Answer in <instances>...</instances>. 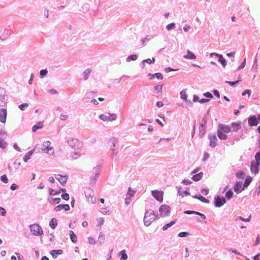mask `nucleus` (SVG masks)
I'll list each match as a JSON object with an SVG mask.
<instances>
[{
	"label": "nucleus",
	"instance_id": "obj_9",
	"mask_svg": "<svg viewBox=\"0 0 260 260\" xmlns=\"http://www.w3.org/2000/svg\"><path fill=\"white\" fill-rule=\"evenodd\" d=\"M49 141L45 142L42 146L41 149L43 152L52 154L53 153V147L50 146Z\"/></svg>",
	"mask_w": 260,
	"mask_h": 260
},
{
	"label": "nucleus",
	"instance_id": "obj_42",
	"mask_svg": "<svg viewBox=\"0 0 260 260\" xmlns=\"http://www.w3.org/2000/svg\"><path fill=\"white\" fill-rule=\"evenodd\" d=\"M205 131V126L202 125L200 128V134L201 137H203V136L204 135Z\"/></svg>",
	"mask_w": 260,
	"mask_h": 260
},
{
	"label": "nucleus",
	"instance_id": "obj_55",
	"mask_svg": "<svg viewBox=\"0 0 260 260\" xmlns=\"http://www.w3.org/2000/svg\"><path fill=\"white\" fill-rule=\"evenodd\" d=\"M80 155L78 154L77 152H74L72 156V157L73 159H77Z\"/></svg>",
	"mask_w": 260,
	"mask_h": 260
},
{
	"label": "nucleus",
	"instance_id": "obj_6",
	"mask_svg": "<svg viewBox=\"0 0 260 260\" xmlns=\"http://www.w3.org/2000/svg\"><path fill=\"white\" fill-rule=\"evenodd\" d=\"M31 232L35 236H41L43 234V231L41 227L38 224H33L30 226Z\"/></svg>",
	"mask_w": 260,
	"mask_h": 260
},
{
	"label": "nucleus",
	"instance_id": "obj_46",
	"mask_svg": "<svg viewBox=\"0 0 260 260\" xmlns=\"http://www.w3.org/2000/svg\"><path fill=\"white\" fill-rule=\"evenodd\" d=\"M250 218H251V216L250 215H249V217L247 218H246V219H245V218H243V217H242L241 216H239V217H238L237 218V220L240 219V220H242L243 221H249L250 220Z\"/></svg>",
	"mask_w": 260,
	"mask_h": 260
},
{
	"label": "nucleus",
	"instance_id": "obj_52",
	"mask_svg": "<svg viewBox=\"0 0 260 260\" xmlns=\"http://www.w3.org/2000/svg\"><path fill=\"white\" fill-rule=\"evenodd\" d=\"M204 95L208 98L212 99L213 98V95L209 92H207L204 94Z\"/></svg>",
	"mask_w": 260,
	"mask_h": 260
},
{
	"label": "nucleus",
	"instance_id": "obj_48",
	"mask_svg": "<svg viewBox=\"0 0 260 260\" xmlns=\"http://www.w3.org/2000/svg\"><path fill=\"white\" fill-rule=\"evenodd\" d=\"M109 143H111L112 145L115 147L117 143V141L115 138H112L110 139Z\"/></svg>",
	"mask_w": 260,
	"mask_h": 260
},
{
	"label": "nucleus",
	"instance_id": "obj_54",
	"mask_svg": "<svg viewBox=\"0 0 260 260\" xmlns=\"http://www.w3.org/2000/svg\"><path fill=\"white\" fill-rule=\"evenodd\" d=\"M6 214V211L5 209L3 207H0V215L2 216H5Z\"/></svg>",
	"mask_w": 260,
	"mask_h": 260
},
{
	"label": "nucleus",
	"instance_id": "obj_3",
	"mask_svg": "<svg viewBox=\"0 0 260 260\" xmlns=\"http://www.w3.org/2000/svg\"><path fill=\"white\" fill-rule=\"evenodd\" d=\"M89 183L91 185H94L96 182L98 176L100 174L99 169L98 168H94L89 171Z\"/></svg>",
	"mask_w": 260,
	"mask_h": 260
},
{
	"label": "nucleus",
	"instance_id": "obj_45",
	"mask_svg": "<svg viewBox=\"0 0 260 260\" xmlns=\"http://www.w3.org/2000/svg\"><path fill=\"white\" fill-rule=\"evenodd\" d=\"M28 106V104L27 103H23L19 106V108L21 110H24L25 109V107H27Z\"/></svg>",
	"mask_w": 260,
	"mask_h": 260
},
{
	"label": "nucleus",
	"instance_id": "obj_26",
	"mask_svg": "<svg viewBox=\"0 0 260 260\" xmlns=\"http://www.w3.org/2000/svg\"><path fill=\"white\" fill-rule=\"evenodd\" d=\"M193 198L199 199L200 201L203 203H209V201L208 199H206L204 197L201 196V195H196L193 197Z\"/></svg>",
	"mask_w": 260,
	"mask_h": 260
},
{
	"label": "nucleus",
	"instance_id": "obj_2",
	"mask_svg": "<svg viewBox=\"0 0 260 260\" xmlns=\"http://www.w3.org/2000/svg\"><path fill=\"white\" fill-rule=\"evenodd\" d=\"M155 215L153 211L148 210L144 217V223L146 226H149L155 220Z\"/></svg>",
	"mask_w": 260,
	"mask_h": 260
},
{
	"label": "nucleus",
	"instance_id": "obj_41",
	"mask_svg": "<svg viewBox=\"0 0 260 260\" xmlns=\"http://www.w3.org/2000/svg\"><path fill=\"white\" fill-rule=\"evenodd\" d=\"M233 196V192L231 189H230L225 194V197L228 199H230Z\"/></svg>",
	"mask_w": 260,
	"mask_h": 260
},
{
	"label": "nucleus",
	"instance_id": "obj_58",
	"mask_svg": "<svg viewBox=\"0 0 260 260\" xmlns=\"http://www.w3.org/2000/svg\"><path fill=\"white\" fill-rule=\"evenodd\" d=\"M154 89L156 91L160 92L162 90V85H157L154 87Z\"/></svg>",
	"mask_w": 260,
	"mask_h": 260
},
{
	"label": "nucleus",
	"instance_id": "obj_34",
	"mask_svg": "<svg viewBox=\"0 0 260 260\" xmlns=\"http://www.w3.org/2000/svg\"><path fill=\"white\" fill-rule=\"evenodd\" d=\"M178 192L179 196H181L182 197H183L184 196H187L190 194V193L187 190L181 191V188H178Z\"/></svg>",
	"mask_w": 260,
	"mask_h": 260
},
{
	"label": "nucleus",
	"instance_id": "obj_51",
	"mask_svg": "<svg viewBox=\"0 0 260 260\" xmlns=\"http://www.w3.org/2000/svg\"><path fill=\"white\" fill-rule=\"evenodd\" d=\"M175 26V23H170V24H168L167 26V29L168 30H170V29L174 28Z\"/></svg>",
	"mask_w": 260,
	"mask_h": 260
},
{
	"label": "nucleus",
	"instance_id": "obj_16",
	"mask_svg": "<svg viewBox=\"0 0 260 260\" xmlns=\"http://www.w3.org/2000/svg\"><path fill=\"white\" fill-rule=\"evenodd\" d=\"M254 160L252 161L250 166V169L252 172H253L255 174L258 173L259 171L258 166Z\"/></svg>",
	"mask_w": 260,
	"mask_h": 260
},
{
	"label": "nucleus",
	"instance_id": "obj_36",
	"mask_svg": "<svg viewBox=\"0 0 260 260\" xmlns=\"http://www.w3.org/2000/svg\"><path fill=\"white\" fill-rule=\"evenodd\" d=\"M180 95H181V98L182 100H184L185 101H187V98L188 95L185 90H182L180 92Z\"/></svg>",
	"mask_w": 260,
	"mask_h": 260
},
{
	"label": "nucleus",
	"instance_id": "obj_17",
	"mask_svg": "<svg viewBox=\"0 0 260 260\" xmlns=\"http://www.w3.org/2000/svg\"><path fill=\"white\" fill-rule=\"evenodd\" d=\"M70 206L68 204H63V205H59L57 206L54 210L55 211H59L62 209L64 210V211H67L70 210Z\"/></svg>",
	"mask_w": 260,
	"mask_h": 260
},
{
	"label": "nucleus",
	"instance_id": "obj_7",
	"mask_svg": "<svg viewBox=\"0 0 260 260\" xmlns=\"http://www.w3.org/2000/svg\"><path fill=\"white\" fill-rule=\"evenodd\" d=\"M117 116L115 114L107 113V114H102L100 116V118L103 121H112L116 119Z\"/></svg>",
	"mask_w": 260,
	"mask_h": 260
},
{
	"label": "nucleus",
	"instance_id": "obj_30",
	"mask_svg": "<svg viewBox=\"0 0 260 260\" xmlns=\"http://www.w3.org/2000/svg\"><path fill=\"white\" fill-rule=\"evenodd\" d=\"M57 220L54 218H52L49 223L50 226L53 229H54L56 227V226L57 225Z\"/></svg>",
	"mask_w": 260,
	"mask_h": 260
},
{
	"label": "nucleus",
	"instance_id": "obj_40",
	"mask_svg": "<svg viewBox=\"0 0 260 260\" xmlns=\"http://www.w3.org/2000/svg\"><path fill=\"white\" fill-rule=\"evenodd\" d=\"M241 80H242L241 77L240 76H239L238 77V80L237 81H233V82L226 81V82L228 83V84H229L231 86H234L236 83H237L239 81H241Z\"/></svg>",
	"mask_w": 260,
	"mask_h": 260
},
{
	"label": "nucleus",
	"instance_id": "obj_25",
	"mask_svg": "<svg viewBox=\"0 0 260 260\" xmlns=\"http://www.w3.org/2000/svg\"><path fill=\"white\" fill-rule=\"evenodd\" d=\"M70 237L71 240L73 243H75L77 242V236H76V235L75 234V233H74V232L73 231H71L70 232Z\"/></svg>",
	"mask_w": 260,
	"mask_h": 260
},
{
	"label": "nucleus",
	"instance_id": "obj_49",
	"mask_svg": "<svg viewBox=\"0 0 260 260\" xmlns=\"http://www.w3.org/2000/svg\"><path fill=\"white\" fill-rule=\"evenodd\" d=\"M135 193L134 191L129 189L127 192V196H129L128 198L132 197L134 196ZM128 198V197H126V199Z\"/></svg>",
	"mask_w": 260,
	"mask_h": 260
},
{
	"label": "nucleus",
	"instance_id": "obj_33",
	"mask_svg": "<svg viewBox=\"0 0 260 260\" xmlns=\"http://www.w3.org/2000/svg\"><path fill=\"white\" fill-rule=\"evenodd\" d=\"M91 72V70L90 69H87L83 72V76L84 80H87L88 79Z\"/></svg>",
	"mask_w": 260,
	"mask_h": 260
},
{
	"label": "nucleus",
	"instance_id": "obj_62",
	"mask_svg": "<svg viewBox=\"0 0 260 260\" xmlns=\"http://www.w3.org/2000/svg\"><path fill=\"white\" fill-rule=\"evenodd\" d=\"M88 241H89V242L92 244H95V243L94 239L91 237H89L88 238Z\"/></svg>",
	"mask_w": 260,
	"mask_h": 260
},
{
	"label": "nucleus",
	"instance_id": "obj_18",
	"mask_svg": "<svg viewBox=\"0 0 260 260\" xmlns=\"http://www.w3.org/2000/svg\"><path fill=\"white\" fill-rule=\"evenodd\" d=\"M68 176L67 175L62 176L61 175H57L56 177V179L62 184H64L67 181Z\"/></svg>",
	"mask_w": 260,
	"mask_h": 260
},
{
	"label": "nucleus",
	"instance_id": "obj_64",
	"mask_svg": "<svg viewBox=\"0 0 260 260\" xmlns=\"http://www.w3.org/2000/svg\"><path fill=\"white\" fill-rule=\"evenodd\" d=\"M209 157V154L208 153H205L204 154L203 160H207Z\"/></svg>",
	"mask_w": 260,
	"mask_h": 260
},
{
	"label": "nucleus",
	"instance_id": "obj_39",
	"mask_svg": "<svg viewBox=\"0 0 260 260\" xmlns=\"http://www.w3.org/2000/svg\"><path fill=\"white\" fill-rule=\"evenodd\" d=\"M138 58V56L136 54H134V55H129L127 58H126V60L127 61H129L131 60H137V59Z\"/></svg>",
	"mask_w": 260,
	"mask_h": 260
},
{
	"label": "nucleus",
	"instance_id": "obj_29",
	"mask_svg": "<svg viewBox=\"0 0 260 260\" xmlns=\"http://www.w3.org/2000/svg\"><path fill=\"white\" fill-rule=\"evenodd\" d=\"M176 222V219H175L173 221H171L170 222L165 224L163 228L162 229L164 231L167 230L169 228H170L172 226L173 224H174Z\"/></svg>",
	"mask_w": 260,
	"mask_h": 260
},
{
	"label": "nucleus",
	"instance_id": "obj_43",
	"mask_svg": "<svg viewBox=\"0 0 260 260\" xmlns=\"http://www.w3.org/2000/svg\"><path fill=\"white\" fill-rule=\"evenodd\" d=\"M1 180L2 181L4 182L5 183H7L8 182V178H7L6 175H2L1 177Z\"/></svg>",
	"mask_w": 260,
	"mask_h": 260
},
{
	"label": "nucleus",
	"instance_id": "obj_50",
	"mask_svg": "<svg viewBox=\"0 0 260 260\" xmlns=\"http://www.w3.org/2000/svg\"><path fill=\"white\" fill-rule=\"evenodd\" d=\"M61 198L62 199L67 201L69 199L70 196L68 193H66L61 195Z\"/></svg>",
	"mask_w": 260,
	"mask_h": 260
},
{
	"label": "nucleus",
	"instance_id": "obj_4",
	"mask_svg": "<svg viewBox=\"0 0 260 260\" xmlns=\"http://www.w3.org/2000/svg\"><path fill=\"white\" fill-rule=\"evenodd\" d=\"M68 143L71 147L75 149H79L83 147L82 142L79 141L76 138H70L68 140Z\"/></svg>",
	"mask_w": 260,
	"mask_h": 260
},
{
	"label": "nucleus",
	"instance_id": "obj_8",
	"mask_svg": "<svg viewBox=\"0 0 260 260\" xmlns=\"http://www.w3.org/2000/svg\"><path fill=\"white\" fill-rule=\"evenodd\" d=\"M171 212V208L167 205H162L159 209V215L161 217L167 216Z\"/></svg>",
	"mask_w": 260,
	"mask_h": 260
},
{
	"label": "nucleus",
	"instance_id": "obj_61",
	"mask_svg": "<svg viewBox=\"0 0 260 260\" xmlns=\"http://www.w3.org/2000/svg\"><path fill=\"white\" fill-rule=\"evenodd\" d=\"M68 117V116L66 115L61 114L60 116V119L62 120H66V119H67Z\"/></svg>",
	"mask_w": 260,
	"mask_h": 260
},
{
	"label": "nucleus",
	"instance_id": "obj_27",
	"mask_svg": "<svg viewBox=\"0 0 260 260\" xmlns=\"http://www.w3.org/2000/svg\"><path fill=\"white\" fill-rule=\"evenodd\" d=\"M119 255L120 256V260H126L128 258L125 250L121 251L119 253Z\"/></svg>",
	"mask_w": 260,
	"mask_h": 260
},
{
	"label": "nucleus",
	"instance_id": "obj_14",
	"mask_svg": "<svg viewBox=\"0 0 260 260\" xmlns=\"http://www.w3.org/2000/svg\"><path fill=\"white\" fill-rule=\"evenodd\" d=\"M226 203L224 198H220L219 196L217 197L215 199V205L217 207H220Z\"/></svg>",
	"mask_w": 260,
	"mask_h": 260
},
{
	"label": "nucleus",
	"instance_id": "obj_15",
	"mask_svg": "<svg viewBox=\"0 0 260 260\" xmlns=\"http://www.w3.org/2000/svg\"><path fill=\"white\" fill-rule=\"evenodd\" d=\"M248 124L250 126H256L258 124V120L255 116H251L248 118Z\"/></svg>",
	"mask_w": 260,
	"mask_h": 260
},
{
	"label": "nucleus",
	"instance_id": "obj_60",
	"mask_svg": "<svg viewBox=\"0 0 260 260\" xmlns=\"http://www.w3.org/2000/svg\"><path fill=\"white\" fill-rule=\"evenodd\" d=\"M156 121L161 126L164 125L163 121H165V118L164 117H162V120H160L158 119H156Z\"/></svg>",
	"mask_w": 260,
	"mask_h": 260
},
{
	"label": "nucleus",
	"instance_id": "obj_35",
	"mask_svg": "<svg viewBox=\"0 0 260 260\" xmlns=\"http://www.w3.org/2000/svg\"><path fill=\"white\" fill-rule=\"evenodd\" d=\"M33 150L28 151L26 154L24 156L23 159L24 161H27L30 158V156L32 154Z\"/></svg>",
	"mask_w": 260,
	"mask_h": 260
},
{
	"label": "nucleus",
	"instance_id": "obj_21",
	"mask_svg": "<svg viewBox=\"0 0 260 260\" xmlns=\"http://www.w3.org/2000/svg\"><path fill=\"white\" fill-rule=\"evenodd\" d=\"M241 124L239 123H232L231 125V129L234 132H237L241 128Z\"/></svg>",
	"mask_w": 260,
	"mask_h": 260
},
{
	"label": "nucleus",
	"instance_id": "obj_5",
	"mask_svg": "<svg viewBox=\"0 0 260 260\" xmlns=\"http://www.w3.org/2000/svg\"><path fill=\"white\" fill-rule=\"evenodd\" d=\"M85 197L88 202L90 204H94L95 202V198L92 189L88 188L85 191Z\"/></svg>",
	"mask_w": 260,
	"mask_h": 260
},
{
	"label": "nucleus",
	"instance_id": "obj_12",
	"mask_svg": "<svg viewBox=\"0 0 260 260\" xmlns=\"http://www.w3.org/2000/svg\"><path fill=\"white\" fill-rule=\"evenodd\" d=\"M7 116V109L5 108H2L0 109V121L2 123H5L6 121V118Z\"/></svg>",
	"mask_w": 260,
	"mask_h": 260
},
{
	"label": "nucleus",
	"instance_id": "obj_1",
	"mask_svg": "<svg viewBox=\"0 0 260 260\" xmlns=\"http://www.w3.org/2000/svg\"><path fill=\"white\" fill-rule=\"evenodd\" d=\"M231 128L230 126L223 124H219L217 131V136L221 140L227 139L226 134L231 132Z\"/></svg>",
	"mask_w": 260,
	"mask_h": 260
},
{
	"label": "nucleus",
	"instance_id": "obj_63",
	"mask_svg": "<svg viewBox=\"0 0 260 260\" xmlns=\"http://www.w3.org/2000/svg\"><path fill=\"white\" fill-rule=\"evenodd\" d=\"M148 36H147V37H145V38H144L143 39H142V44L143 45H144L145 44V43L146 41H148L149 40V39L148 38Z\"/></svg>",
	"mask_w": 260,
	"mask_h": 260
},
{
	"label": "nucleus",
	"instance_id": "obj_47",
	"mask_svg": "<svg viewBox=\"0 0 260 260\" xmlns=\"http://www.w3.org/2000/svg\"><path fill=\"white\" fill-rule=\"evenodd\" d=\"M188 235H189L188 233L185 232H182L178 234V236L180 237H186V236H188Z\"/></svg>",
	"mask_w": 260,
	"mask_h": 260
},
{
	"label": "nucleus",
	"instance_id": "obj_22",
	"mask_svg": "<svg viewBox=\"0 0 260 260\" xmlns=\"http://www.w3.org/2000/svg\"><path fill=\"white\" fill-rule=\"evenodd\" d=\"M7 103V100L4 94H3L2 92H0V106H4Z\"/></svg>",
	"mask_w": 260,
	"mask_h": 260
},
{
	"label": "nucleus",
	"instance_id": "obj_59",
	"mask_svg": "<svg viewBox=\"0 0 260 260\" xmlns=\"http://www.w3.org/2000/svg\"><path fill=\"white\" fill-rule=\"evenodd\" d=\"M18 188V185H17L16 184H13L11 187H10V189L12 190H15L17 189Z\"/></svg>",
	"mask_w": 260,
	"mask_h": 260
},
{
	"label": "nucleus",
	"instance_id": "obj_28",
	"mask_svg": "<svg viewBox=\"0 0 260 260\" xmlns=\"http://www.w3.org/2000/svg\"><path fill=\"white\" fill-rule=\"evenodd\" d=\"M252 180V177L250 176H247L245 180L244 183L243 184L244 187H247L250 184Z\"/></svg>",
	"mask_w": 260,
	"mask_h": 260
},
{
	"label": "nucleus",
	"instance_id": "obj_23",
	"mask_svg": "<svg viewBox=\"0 0 260 260\" xmlns=\"http://www.w3.org/2000/svg\"><path fill=\"white\" fill-rule=\"evenodd\" d=\"M43 126V122H39L37 124L34 125L32 127V131L35 132L37 129L41 128Z\"/></svg>",
	"mask_w": 260,
	"mask_h": 260
},
{
	"label": "nucleus",
	"instance_id": "obj_19",
	"mask_svg": "<svg viewBox=\"0 0 260 260\" xmlns=\"http://www.w3.org/2000/svg\"><path fill=\"white\" fill-rule=\"evenodd\" d=\"M209 139H210V146L212 148L215 147L216 146V143H217V141L216 137L214 135H213L212 136L210 135V137H209Z\"/></svg>",
	"mask_w": 260,
	"mask_h": 260
},
{
	"label": "nucleus",
	"instance_id": "obj_37",
	"mask_svg": "<svg viewBox=\"0 0 260 260\" xmlns=\"http://www.w3.org/2000/svg\"><path fill=\"white\" fill-rule=\"evenodd\" d=\"M257 165H260V152L256 153L255 155V160H254Z\"/></svg>",
	"mask_w": 260,
	"mask_h": 260
},
{
	"label": "nucleus",
	"instance_id": "obj_20",
	"mask_svg": "<svg viewBox=\"0 0 260 260\" xmlns=\"http://www.w3.org/2000/svg\"><path fill=\"white\" fill-rule=\"evenodd\" d=\"M183 57L185 58L190 59H194L196 58V56L194 54V53L189 51H187L186 54L184 55Z\"/></svg>",
	"mask_w": 260,
	"mask_h": 260
},
{
	"label": "nucleus",
	"instance_id": "obj_56",
	"mask_svg": "<svg viewBox=\"0 0 260 260\" xmlns=\"http://www.w3.org/2000/svg\"><path fill=\"white\" fill-rule=\"evenodd\" d=\"M251 92L250 90L248 89L245 90L242 94L243 96H244L246 94H248V96L250 95Z\"/></svg>",
	"mask_w": 260,
	"mask_h": 260
},
{
	"label": "nucleus",
	"instance_id": "obj_11",
	"mask_svg": "<svg viewBox=\"0 0 260 260\" xmlns=\"http://www.w3.org/2000/svg\"><path fill=\"white\" fill-rule=\"evenodd\" d=\"M244 185L241 181H237L234 186V190L237 193H239L244 189Z\"/></svg>",
	"mask_w": 260,
	"mask_h": 260
},
{
	"label": "nucleus",
	"instance_id": "obj_32",
	"mask_svg": "<svg viewBox=\"0 0 260 260\" xmlns=\"http://www.w3.org/2000/svg\"><path fill=\"white\" fill-rule=\"evenodd\" d=\"M203 176V173H200L198 174H196V175H194L192 177V179L194 180V181H199L200 180L202 177Z\"/></svg>",
	"mask_w": 260,
	"mask_h": 260
},
{
	"label": "nucleus",
	"instance_id": "obj_38",
	"mask_svg": "<svg viewBox=\"0 0 260 260\" xmlns=\"http://www.w3.org/2000/svg\"><path fill=\"white\" fill-rule=\"evenodd\" d=\"M245 176L244 173L242 171H240L236 174V176L237 178L239 179H243Z\"/></svg>",
	"mask_w": 260,
	"mask_h": 260
},
{
	"label": "nucleus",
	"instance_id": "obj_24",
	"mask_svg": "<svg viewBox=\"0 0 260 260\" xmlns=\"http://www.w3.org/2000/svg\"><path fill=\"white\" fill-rule=\"evenodd\" d=\"M155 61V59L154 58L152 57V58H148L145 59L142 62L143 68L145 67V63H147L148 64H151L154 63Z\"/></svg>",
	"mask_w": 260,
	"mask_h": 260
},
{
	"label": "nucleus",
	"instance_id": "obj_44",
	"mask_svg": "<svg viewBox=\"0 0 260 260\" xmlns=\"http://www.w3.org/2000/svg\"><path fill=\"white\" fill-rule=\"evenodd\" d=\"M6 147H7V143L3 140L0 141V147H1L3 149H4Z\"/></svg>",
	"mask_w": 260,
	"mask_h": 260
},
{
	"label": "nucleus",
	"instance_id": "obj_53",
	"mask_svg": "<svg viewBox=\"0 0 260 260\" xmlns=\"http://www.w3.org/2000/svg\"><path fill=\"white\" fill-rule=\"evenodd\" d=\"M155 77L158 79L161 80L163 79V76L160 73H155Z\"/></svg>",
	"mask_w": 260,
	"mask_h": 260
},
{
	"label": "nucleus",
	"instance_id": "obj_57",
	"mask_svg": "<svg viewBox=\"0 0 260 260\" xmlns=\"http://www.w3.org/2000/svg\"><path fill=\"white\" fill-rule=\"evenodd\" d=\"M47 74V71L46 70H42L40 72V74L41 76H45Z\"/></svg>",
	"mask_w": 260,
	"mask_h": 260
},
{
	"label": "nucleus",
	"instance_id": "obj_31",
	"mask_svg": "<svg viewBox=\"0 0 260 260\" xmlns=\"http://www.w3.org/2000/svg\"><path fill=\"white\" fill-rule=\"evenodd\" d=\"M52 256H56L57 255H60L62 253V251L61 250H53L50 252Z\"/></svg>",
	"mask_w": 260,
	"mask_h": 260
},
{
	"label": "nucleus",
	"instance_id": "obj_13",
	"mask_svg": "<svg viewBox=\"0 0 260 260\" xmlns=\"http://www.w3.org/2000/svg\"><path fill=\"white\" fill-rule=\"evenodd\" d=\"M214 56L217 58H218V61H219L221 62V64L223 67L225 66L226 61H225V59L223 57L222 55H220V54H217L216 53H212L210 54L211 57H213Z\"/></svg>",
	"mask_w": 260,
	"mask_h": 260
},
{
	"label": "nucleus",
	"instance_id": "obj_10",
	"mask_svg": "<svg viewBox=\"0 0 260 260\" xmlns=\"http://www.w3.org/2000/svg\"><path fill=\"white\" fill-rule=\"evenodd\" d=\"M152 194L153 197L158 201L162 202L163 201V192L159 190L152 191Z\"/></svg>",
	"mask_w": 260,
	"mask_h": 260
}]
</instances>
